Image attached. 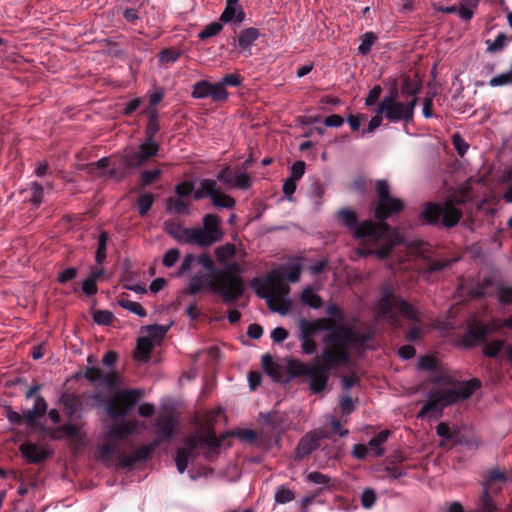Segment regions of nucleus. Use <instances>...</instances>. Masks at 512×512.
I'll list each match as a JSON object with an SVG mask.
<instances>
[{"label":"nucleus","mask_w":512,"mask_h":512,"mask_svg":"<svg viewBox=\"0 0 512 512\" xmlns=\"http://www.w3.org/2000/svg\"><path fill=\"white\" fill-rule=\"evenodd\" d=\"M321 322L324 324L321 328L328 330L324 338L326 348L322 351L321 358H316L309 364L296 362L293 365L296 375L309 380V389L314 394L325 390L330 370L345 365L350 355L360 353L368 340L367 335L350 326L335 325L329 320Z\"/></svg>","instance_id":"f257e3e1"},{"label":"nucleus","mask_w":512,"mask_h":512,"mask_svg":"<svg viewBox=\"0 0 512 512\" xmlns=\"http://www.w3.org/2000/svg\"><path fill=\"white\" fill-rule=\"evenodd\" d=\"M378 202L375 208V217L380 223L364 221L357 224L356 213L349 209L339 212V219L349 228L356 238L362 239L369 246L367 250L360 248L357 253L361 256L376 254L379 258H386L391 250L402 242V237L397 231L384 222L389 216L399 213L404 208L401 199L390 195V187L387 181L379 180L376 184Z\"/></svg>","instance_id":"f03ea898"},{"label":"nucleus","mask_w":512,"mask_h":512,"mask_svg":"<svg viewBox=\"0 0 512 512\" xmlns=\"http://www.w3.org/2000/svg\"><path fill=\"white\" fill-rule=\"evenodd\" d=\"M192 271L196 272L189 279L188 292L191 295L209 289L220 295L225 303H231L244 293V281L237 275L243 271L239 263L226 264L223 271L214 274V264L208 254H188L179 268L178 275Z\"/></svg>","instance_id":"7ed1b4c3"},{"label":"nucleus","mask_w":512,"mask_h":512,"mask_svg":"<svg viewBox=\"0 0 512 512\" xmlns=\"http://www.w3.org/2000/svg\"><path fill=\"white\" fill-rule=\"evenodd\" d=\"M302 267L298 262L282 265L279 270L270 272L263 279H254L252 286L257 295L264 298L270 310L285 315L291 308V301L288 298L289 286L281 279L284 276L289 282L295 283L299 280Z\"/></svg>","instance_id":"20e7f679"},{"label":"nucleus","mask_w":512,"mask_h":512,"mask_svg":"<svg viewBox=\"0 0 512 512\" xmlns=\"http://www.w3.org/2000/svg\"><path fill=\"white\" fill-rule=\"evenodd\" d=\"M85 377L92 383L115 393V397L105 403V411L113 419L124 417L143 396L140 389L119 390L122 378L117 371H103L99 367H90Z\"/></svg>","instance_id":"39448f33"},{"label":"nucleus","mask_w":512,"mask_h":512,"mask_svg":"<svg viewBox=\"0 0 512 512\" xmlns=\"http://www.w3.org/2000/svg\"><path fill=\"white\" fill-rule=\"evenodd\" d=\"M374 310L378 320L387 322L392 326L398 325L399 317L410 320L411 327L407 331V339L417 342L422 338L424 328L420 324L417 309L397 296L391 286L384 285L382 287L381 296Z\"/></svg>","instance_id":"423d86ee"},{"label":"nucleus","mask_w":512,"mask_h":512,"mask_svg":"<svg viewBox=\"0 0 512 512\" xmlns=\"http://www.w3.org/2000/svg\"><path fill=\"white\" fill-rule=\"evenodd\" d=\"M137 421H120L112 425L108 432L104 444L101 445L99 451L100 456L108 461L113 459L118 462L120 466L129 467L137 462L144 461L158 446V441H154L149 445L141 446L131 454H127L120 444L126 439L128 435L137 429Z\"/></svg>","instance_id":"0eeeda50"},{"label":"nucleus","mask_w":512,"mask_h":512,"mask_svg":"<svg viewBox=\"0 0 512 512\" xmlns=\"http://www.w3.org/2000/svg\"><path fill=\"white\" fill-rule=\"evenodd\" d=\"M437 385V389L429 394L428 401L419 411V418L431 413L440 414L445 407L469 398L480 387V382L477 379L455 382L448 376H440Z\"/></svg>","instance_id":"6e6552de"},{"label":"nucleus","mask_w":512,"mask_h":512,"mask_svg":"<svg viewBox=\"0 0 512 512\" xmlns=\"http://www.w3.org/2000/svg\"><path fill=\"white\" fill-rule=\"evenodd\" d=\"M220 218L215 214H207L203 218L202 227L186 228L180 222H165V230L179 243L208 247L223 237Z\"/></svg>","instance_id":"1a4fd4ad"},{"label":"nucleus","mask_w":512,"mask_h":512,"mask_svg":"<svg viewBox=\"0 0 512 512\" xmlns=\"http://www.w3.org/2000/svg\"><path fill=\"white\" fill-rule=\"evenodd\" d=\"M221 441L216 437L215 433L210 429H204L195 435L189 437L185 446L179 448L176 452L175 462L179 473H184L188 463L193 459L196 450H204L206 448H217Z\"/></svg>","instance_id":"9d476101"},{"label":"nucleus","mask_w":512,"mask_h":512,"mask_svg":"<svg viewBox=\"0 0 512 512\" xmlns=\"http://www.w3.org/2000/svg\"><path fill=\"white\" fill-rule=\"evenodd\" d=\"M417 105V97L412 98L407 103L397 100V92H391L386 95L378 104L376 113L383 114L390 122H409L414 114Z\"/></svg>","instance_id":"9b49d317"},{"label":"nucleus","mask_w":512,"mask_h":512,"mask_svg":"<svg viewBox=\"0 0 512 512\" xmlns=\"http://www.w3.org/2000/svg\"><path fill=\"white\" fill-rule=\"evenodd\" d=\"M461 218V212L450 202L444 206L428 203L421 213V219L428 224H436L440 221L446 227L455 226Z\"/></svg>","instance_id":"f8f14e48"},{"label":"nucleus","mask_w":512,"mask_h":512,"mask_svg":"<svg viewBox=\"0 0 512 512\" xmlns=\"http://www.w3.org/2000/svg\"><path fill=\"white\" fill-rule=\"evenodd\" d=\"M193 196L196 200L209 197L212 204L218 208L232 209L235 206V200L229 195L221 192L217 181L212 179L201 180L194 191Z\"/></svg>","instance_id":"ddd939ff"},{"label":"nucleus","mask_w":512,"mask_h":512,"mask_svg":"<svg viewBox=\"0 0 512 512\" xmlns=\"http://www.w3.org/2000/svg\"><path fill=\"white\" fill-rule=\"evenodd\" d=\"M505 481L506 475L499 469L495 468L487 472L481 497V506L484 512H492L494 510V503L490 497V492L499 491Z\"/></svg>","instance_id":"4468645a"},{"label":"nucleus","mask_w":512,"mask_h":512,"mask_svg":"<svg viewBox=\"0 0 512 512\" xmlns=\"http://www.w3.org/2000/svg\"><path fill=\"white\" fill-rule=\"evenodd\" d=\"M158 150L159 146L155 141L146 140L139 146L138 151H132L125 154L123 157V163L129 168L141 166L151 157L155 156Z\"/></svg>","instance_id":"2eb2a0df"},{"label":"nucleus","mask_w":512,"mask_h":512,"mask_svg":"<svg viewBox=\"0 0 512 512\" xmlns=\"http://www.w3.org/2000/svg\"><path fill=\"white\" fill-rule=\"evenodd\" d=\"M217 180L222 182L226 188H238L246 190L251 186V180L247 173L239 172L230 167L223 168L217 175Z\"/></svg>","instance_id":"dca6fc26"},{"label":"nucleus","mask_w":512,"mask_h":512,"mask_svg":"<svg viewBox=\"0 0 512 512\" xmlns=\"http://www.w3.org/2000/svg\"><path fill=\"white\" fill-rule=\"evenodd\" d=\"M327 432L323 430H314L306 434L299 442L297 446V457L304 458L309 455L312 451L316 450L319 446V441L323 438H327Z\"/></svg>","instance_id":"f3484780"},{"label":"nucleus","mask_w":512,"mask_h":512,"mask_svg":"<svg viewBox=\"0 0 512 512\" xmlns=\"http://www.w3.org/2000/svg\"><path fill=\"white\" fill-rule=\"evenodd\" d=\"M508 327L512 330V317L502 322L500 320H493L487 324H479L470 328L469 334L477 341H482L489 333L497 331L502 327Z\"/></svg>","instance_id":"a211bd4d"},{"label":"nucleus","mask_w":512,"mask_h":512,"mask_svg":"<svg viewBox=\"0 0 512 512\" xmlns=\"http://www.w3.org/2000/svg\"><path fill=\"white\" fill-rule=\"evenodd\" d=\"M47 402L42 396H37L34 405L24 413V420L28 427H35L37 420L47 412Z\"/></svg>","instance_id":"6ab92c4d"},{"label":"nucleus","mask_w":512,"mask_h":512,"mask_svg":"<svg viewBox=\"0 0 512 512\" xmlns=\"http://www.w3.org/2000/svg\"><path fill=\"white\" fill-rule=\"evenodd\" d=\"M20 451L22 455L32 463H39L45 460L49 455L48 450L34 443H23L20 446Z\"/></svg>","instance_id":"aec40b11"},{"label":"nucleus","mask_w":512,"mask_h":512,"mask_svg":"<svg viewBox=\"0 0 512 512\" xmlns=\"http://www.w3.org/2000/svg\"><path fill=\"white\" fill-rule=\"evenodd\" d=\"M260 32L258 29L250 27L241 31L238 37V45L240 52L244 53L245 56L251 55V47L254 42L259 38Z\"/></svg>","instance_id":"412c9836"},{"label":"nucleus","mask_w":512,"mask_h":512,"mask_svg":"<svg viewBox=\"0 0 512 512\" xmlns=\"http://www.w3.org/2000/svg\"><path fill=\"white\" fill-rule=\"evenodd\" d=\"M53 439H60L61 437H66L71 440H81L82 433L80 428L75 424H65L58 427L51 434Z\"/></svg>","instance_id":"4be33fe9"},{"label":"nucleus","mask_w":512,"mask_h":512,"mask_svg":"<svg viewBox=\"0 0 512 512\" xmlns=\"http://www.w3.org/2000/svg\"><path fill=\"white\" fill-rule=\"evenodd\" d=\"M245 19V13L239 5H226L225 10L221 14L220 20L224 23L240 24Z\"/></svg>","instance_id":"5701e85b"},{"label":"nucleus","mask_w":512,"mask_h":512,"mask_svg":"<svg viewBox=\"0 0 512 512\" xmlns=\"http://www.w3.org/2000/svg\"><path fill=\"white\" fill-rule=\"evenodd\" d=\"M175 426H176V420L172 417H168L163 420H160L157 423L158 436L155 441H158V444H159L160 441L170 438L171 435L173 434Z\"/></svg>","instance_id":"b1692460"},{"label":"nucleus","mask_w":512,"mask_h":512,"mask_svg":"<svg viewBox=\"0 0 512 512\" xmlns=\"http://www.w3.org/2000/svg\"><path fill=\"white\" fill-rule=\"evenodd\" d=\"M389 434V430H383L369 441L368 448L376 457H381L384 454L382 445L387 441Z\"/></svg>","instance_id":"393cba45"},{"label":"nucleus","mask_w":512,"mask_h":512,"mask_svg":"<svg viewBox=\"0 0 512 512\" xmlns=\"http://www.w3.org/2000/svg\"><path fill=\"white\" fill-rule=\"evenodd\" d=\"M154 347L155 345L153 343L141 336L137 341L135 358L143 362L148 361L150 353Z\"/></svg>","instance_id":"a878e982"},{"label":"nucleus","mask_w":512,"mask_h":512,"mask_svg":"<svg viewBox=\"0 0 512 512\" xmlns=\"http://www.w3.org/2000/svg\"><path fill=\"white\" fill-rule=\"evenodd\" d=\"M167 331L168 327L161 325H152L146 328V334L143 335V337H145L147 340H149L151 343L157 346L161 343Z\"/></svg>","instance_id":"bb28decb"},{"label":"nucleus","mask_w":512,"mask_h":512,"mask_svg":"<svg viewBox=\"0 0 512 512\" xmlns=\"http://www.w3.org/2000/svg\"><path fill=\"white\" fill-rule=\"evenodd\" d=\"M166 207L168 212L175 214L188 213V203L180 197H170L167 199Z\"/></svg>","instance_id":"cd10ccee"},{"label":"nucleus","mask_w":512,"mask_h":512,"mask_svg":"<svg viewBox=\"0 0 512 512\" xmlns=\"http://www.w3.org/2000/svg\"><path fill=\"white\" fill-rule=\"evenodd\" d=\"M301 300L312 308H319L322 305L320 296L312 287H307L302 291Z\"/></svg>","instance_id":"c85d7f7f"},{"label":"nucleus","mask_w":512,"mask_h":512,"mask_svg":"<svg viewBox=\"0 0 512 512\" xmlns=\"http://www.w3.org/2000/svg\"><path fill=\"white\" fill-rule=\"evenodd\" d=\"M436 433L442 439V443L449 441H457L458 431L452 429L446 423H439L436 427Z\"/></svg>","instance_id":"c756f323"},{"label":"nucleus","mask_w":512,"mask_h":512,"mask_svg":"<svg viewBox=\"0 0 512 512\" xmlns=\"http://www.w3.org/2000/svg\"><path fill=\"white\" fill-rule=\"evenodd\" d=\"M236 248L233 244L227 243L215 249V255L219 262L226 263L235 256Z\"/></svg>","instance_id":"7c9ffc66"},{"label":"nucleus","mask_w":512,"mask_h":512,"mask_svg":"<svg viewBox=\"0 0 512 512\" xmlns=\"http://www.w3.org/2000/svg\"><path fill=\"white\" fill-rule=\"evenodd\" d=\"M119 305L130 311L131 313L133 314H136L138 315L139 317H145L146 316V311L145 309L141 306L140 303L138 302H135V301H132V300H129L127 298H121L119 301H118Z\"/></svg>","instance_id":"2f4dec72"},{"label":"nucleus","mask_w":512,"mask_h":512,"mask_svg":"<svg viewBox=\"0 0 512 512\" xmlns=\"http://www.w3.org/2000/svg\"><path fill=\"white\" fill-rule=\"evenodd\" d=\"M211 84L208 81L202 80L194 84L192 96L196 99H203L210 97Z\"/></svg>","instance_id":"473e14b6"},{"label":"nucleus","mask_w":512,"mask_h":512,"mask_svg":"<svg viewBox=\"0 0 512 512\" xmlns=\"http://www.w3.org/2000/svg\"><path fill=\"white\" fill-rule=\"evenodd\" d=\"M108 241V233L103 231L100 233L97 243V251H96V262L101 264L106 258V248Z\"/></svg>","instance_id":"72a5a7b5"},{"label":"nucleus","mask_w":512,"mask_h":512,"mask_svg":"<svg viewBox=\"0 0 512 512\" xmlns=\"http://www.w3.org/2000/svg\"><path fill=\"white\" fill-rule=\"evenodd\" d=\"M223 26L219 22H212L208 24L198 35V37L202 40L213 37L219 34L222 30Z\"/></svg>","instance_id":"f704fd0d"},{"label":"nucleus","mask_w":512,"mask_h":512,"mask_svg":"<svg viewBox=\"0 0 512 512\" xmlns=\"http://www.w3.org/2000/svg\"><path fill=\"white\" fill-rule=\"evenodd\" d=\"M512 84V68L509 69V71L499 74L493 78L490 79L489 85L491 87H498V86H504Z\"/></svg>","instance_id":"c9c22d12"},{"label":"nucleus","mask_w":512,"mask_h":512,"mask_svg":"<svg viewBox=\"0 0 512 512\" xmlns=\"http://www.w3.org/2000/svg\"><path fill=\"white\" fill-rule=\"evenodd\" d=\"M294 499V493L290 489L280 486L275 492V501L279 504H285Z\"/></svg>","instance_id":"e433bc0d"},{"label":"nucleus","mask_w":512,"mask_h":512,"mask_svg":"<svg viewBox=\"0 0 512 512\" xmlns=\"http://www.w3.org/2000/svg\"><path fill=\"white\" fill-rule=\"evenodd\" d=\"M410 253L428 259L432 253V249L427 243L419 241L410 249Z\"/></svg>","instance_id":"4c0bfd02"},{"label":"nucleus","mask_w":512,"mask_h":512,"mask_svg":"<svg viewBox=\"0 0 512 512\" xmlns=\"http://www.w3.org/2000/svg\"><path fill=\"white\" fill-rule=\"evenodd\" d=\"M375 40L376 36L372 32L364 34L362 37L361 44L358 47L359 53L362 55L368 54Z\"/></svg>","instance_id":"58836bf2"},{"label":"nucleus","mask_w":512,"mask_h":512,"mask_svg":"<svg viewBox=\"0 0 512 512\" xmlns=\"http://www.w3.org/2000/svg\"><path fill=\"white\" fill-rule=\"evenodd\" d=\"M504 348V341L496 340L484 345L483 352L488 357L496 356Z\"/></svg>","instance_id":"ea45409f"},{"label":"nucleus","mask_w":512,"mask_h":512,"mask_svg":"<svg viewBox=\"0 0 512 512\" xmlns=\"http://www.w3.org/2000/svg\"><path fill=\"white\" fill-rule=\"evenodd\" d=\"M159 130V124L156 117L155 110L151 113L149 122L146 129V140L154 141V136Z\"/></svg>","instance_id":"a19ab883"},{"label":"nucleus","mask_w":512,"mask_h":512,"mask_svg":"<svg viewBox=\"0 0 512 512\" xmlns=\"http://www.w3.org/2000/svg\"><path fill=\"white\" fill-rule=\"evenodd\" d=\"M210 97L214 101H222V100L227 99L228 93H227L225 87L223 86V84L218 82V83H215V84H211Z\"/></svg>","instance_id":"79ce46f5"},{"label":"nucleus","mask_w":512,"mask_h":512,"mask_svg":"<svg viewBox=\"0 0 512 512\" xmlns=\"http://www.w3.org/2000/svg\"><path fill=\"white\" fill-rule=\"evenodd\" d=\"M154 198L151 194L147 193L142 195L138 200V210L140 215L144 216L147 214L153 204Z\"/></svg>","instance_id":"37998d69"},{"label":"nucleus","mask_w":512,"mask_h":512,"mask_svg":"<svg viewBox=\"0 0 512 512\" xmlns=\"http://www.w3.org/2000/svg\"><path fill=\"white\" fill-rule=\"evenodd\" d=\"M30 190H31L30 201L36 206L40 205L42 202V199H43V194H44L43 187L40 184H38L37 182H33L31 184Z\"/></svg>","instance_id":"c03bdc74"},{"label":"nucleus","mask_w":512,"mask_h":512,"mask_svg":"<svg viewBox=\"0 0 512 512\" xmlns=\"http://www.w3.org/2000/svg\"><path fill=\"white\" fill-rule=\"evenodd\" d=\"M180 251L177 248L169 249L163 256V265L165 267H172L179 260Z\"/></svg>","instance_id":"a18cd8bd"},{"label":"nucleus","mask_w":512,"mask_h":512,"mask_svg":"<svg viewBox=\"0 0 512 512\" xmlns=\"http://www.w3.org/2000/svg\"><path fill=\"white\" fill-rule=\"evenodd\" d=\"M376 495L374 490L367 488L362 492L361 503L366 509L371 508L375 504Z\"/></svg>","instance_id":"49530a36"},{"label":"nucleus","mask_w":512,"mask_h":512,"mask_svg":"<svg viewBox=\"0 0 512 512\" xmlns=\"http://www.w3.org/2000/svg\"><path fill=\"white\" fill-rule=\"evenodd\" d=\"M305 173V163L303 161H296L290 171V177L291 179L298 181L302 178V176Z\"/></svg>","instance_id":"de8ad7c7"},{"label":"nucleus","mask_w":512,"mask_h":512,"mask_svg":"<svg viewBox=\"0 0 512 512\" xmlns=\"http://www.w3.org/2000/svg\"><path fill=\"white\" fill-rule=\"evenodd\" d=\"M113 314L107 310H98L94 313V321L98 324L107 325L112 322Z\"/></svg>","instance_id":"09e8293b"},{"label":"nucleus","mask_w":512,"mask_h":512,"mask_svg":"<svg viewBox=\"0 0 512 512\" xmlns=\"http://www.w3.org/2000/svg\"><path fill=\"white\" fill-rule=\"evenodd\" d=\"M452 142H453L454 148L457 150V152L460 155H464L467 152L469 146L466 143V141L459 134H454L452 136Z\"/></svg>","instance_id":"8fccbe9b"},{"label":"nucleus","mask_w":512,"mask_h":512,"mask_svg":"<svg viewBox=\"0 0 512 512\" xmlns=\"http://www.w3.org/2000/svg\"><path fill=\"white\" fill-rule=\"evenodd\" d=\"M307 481L318 485H327L329 483V477L320 472H311L307 476Z\"/></svg>","instance_id":"3c124183"},{"label":"nucleus","mask_w":512,"mask_h":512,"mask_svg":"<svg viewBox=\"0 0 512 512\" xmlns=\"http://www.w3.org/2000/svg\"><path fill=\"white\" fill-rule=\"evenodd\" d=\"M454 260H445V259H439L434 260L429 263V266L427 268L428 273L440 271L444 269L446 266H448L450 263H452Z\"/></svg>","instance_id":"603ef678"},{"label":"nucleus","mask_w":512,"mask_h":512,"mask_svg":"<svg viewBox=\"0 0 512 512\" xmlns=\"http://www.w3.org/2000/svg\"><path fill=\"white\" fill-rule=\"evenodd\" d=\"M381 92H382V88H381L379 85L374 86V87L370 90V92H369L368 96L366 97V99H365V104H366L367 106H372V105H374V104L378 101V99H379V97H380Z\"/></svg>","instance_id":"864d4df0"},{"label":"nucleus","mask_w":512,"mask_h":512,"mask_svg":"<svg viewBox=\"0 0 512 512\" xmlns=\"http://www.w3.org/2000/svg\"><path fill=\"white\" fill-rule=\"evenodd\" d=\"M193 192V185L190 182H181L176 186L177 197L183 198Z\"/></svg>","instance_id":"5fc2aeb1"},{"label":"nucleus","mask_w":512,"mask_h":512,"mask_svg":"<svg viewBox=\"0 0 512 512\" xmlns=\"http://www.w3.org/2000/svg\"><path fill=\"white\" fill-rule=\"evenodd\" d=\"M506 43V36L502 33L499 34L493 42L488 45V51L496 52L501 50Z\"/></svg>","instance_id":"6e6d98bb"},{"label":"nucleus","mask_w":512,"mask_h":512,"mask_svg":"<svg viewBox=\"0 0 512 512\" xmlns=\"http://www.w3.org/2000/svg\"><path fill=\"white\" fill-rule=\"evenodd\" d=\"M340 407L344 414H349L354 410V402L349 395H344L340 399Z\"/></svg>","instance_id":"4d7b16f0"},{"label":"nucleus","mask_w":512,"mask_h":512,"mask_svg":"<svg viewBox=\"0 0 512 512\" xmlns=\"http://www.w3.org/2000/svg\"><path fill=\"white\" fill-rule=\"evenodd\" d=\"M179 57V54L173 50H170V49H165L163 51H161L160 55H159V60L160 62L164 63V62H175Z\"/></svg>","instance_id":"13d9d810"},{"label":"nucleus","mask_w":512,"mask_h":512,"mask_svg":"<svg viewBox=\"0 0 512 512\" xmlns=\"http://www.w3.org/2000/svg\"><path fill=\"white\" fill-rule=\"evenodd\" d=\"M160 176V170L154 169V170H148L144 171L142 173V181L144 184L149 185L156 181L158 177Z\"/></svg>","instance_id":"bf43d9fd"},{"label":"nucleus","mask_w":512,"mask_h":512,"mask_svg":"<svg viewBox=\"0 0 512 512\" xmlns=\"http://www.w3.org/2000/svg\"><path fill=\"white\" fill-rule=\"evenodd\" d=\"M82 290L88 296L96 294V282H94L93 279L86 278L82 283Z\"/></svg>","instance_id":"052dcab7"},{"label":"nucleus","mask_w":512,"mask_h":512,"mask_svg":"<svg viewBox=\"0 0 512 512\" xmlns=\"http://www.w3.org/2000/svg\"><path fill=\"white\" fill-rule=\"evenodd\" d=\"M77 274V270L75 268H67L65 270H63L61 273H59L58 275V281L60 283H66L70 280H72L73 278H75Z\"/></svg>","instance_id":"680f3d73"},{"label":"nucleus","mask_w":512,"mask_h":512,"mask_svg":"<svg viewBox=\"0 0 512 512\" xmlns=\"http://www.w3.org/2000/svg\"><path fill=\"white\" fill-rule=\"evenodd\" d=\"M301 347H302L303 352L306 354H313L317 350L316 343L312 339H309L306 336L303 337Z\"/></svg>","instance_id":"e2e57ef3"},{"label":"nucleus","mask_w":512,"mask_h":512,"mask_svg":"<svg viewBox=\"0 0 512 512\" xmlns=\"http://www.w3.org/2000/svg\"><path fill=\"white\" fill-rule=\"evenodd\" d=\"M344 123V119L337 114L330 115L325 118L324 124L328 127H340Z\"/></svg>","instance_id":"0e129e2a"},{"label":"nucleus","mask_w":512,"mask_h":512,"mask_svg":"<svg viewBox=\"0 0 512 512\" xmlns=\"http://www.w3.org/2000/svg\"><path fill=\"white\" fill-rule=\"evenodd\" d=\"M240 82H241L240 77L236 74L226 75L220 81V83L223 84L224 87H226V86L236 87L240 84Z\"/></svg>","instance_id":"69168bd1"},{"label":"nucleus","mask_w":512,"mask_h":512,"mask_svg":"<svg viewBox=\"0 0 512 512\" xmlns=\"http://www.w3.org/2000/svg\"><path fill=\"white\" fill-rule=\"evenodd\" d=\"M438 512H464V510L459 502H452L442 505Z\"/></svg>","instance_id":"338daca9"},{"label":"nucleus","mask_w":512,"mask_h":512,"mask_svg":"<svg viewBox=\"0 0 512 512\" xmlns=\"http://www.w3.org/2000/svg\"><path fill=\"white\" fill-rule=\"evenodd\" d=\"M499 300L504 304L512 302V288L503 287L499 290Z\"/></svg>","instance_id":"774afa93"}]
</instances>
